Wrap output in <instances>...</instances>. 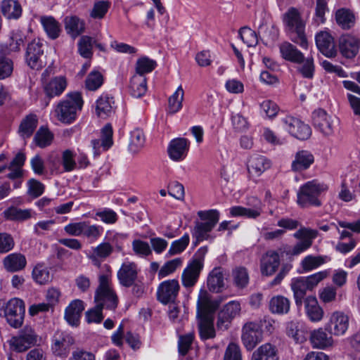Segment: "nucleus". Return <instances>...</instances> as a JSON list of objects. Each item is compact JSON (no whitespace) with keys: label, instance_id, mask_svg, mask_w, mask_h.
<instances>
[{"label":"nucleus","instance_id":"obj_55","mask_svg":"<svg viewBox=\"0 0 360 360\" xmlns=\"http://www.w3.org/2000/svg\"><path fill=\"white\" fill-rule=\"evenodd\" d=\"M197 306L198 311L200 310L203 312L212 311L216 307L209 293L204 290H200L199 292Z\"/></svg>","mask_w":360,"mask_h":360},{"label":"nucleus","instance_id":"obj_34","mask_svg":"<svg viewBox=\"0 0 360 360\" xmlns=\"http://www.w3.org/2000/svg\"><path fill=\"white\" fill-rule=\"evenodd\" d=\"M113 98L108 94H103L96 101V114L101 118L105 119L113 112Z\"/></svg>","mask_w":360,"mask_h":360},{"label":"nucleus","instance_id":"obj_2","mask_svg":"<svg viewBox=\"0 0 360 360\" xmlns=\"http://www.w3.org/2000/svg\"><path fill=\"white\" fill-rule=\"evenodd\" d=\"M198 216L200 221H196L192 231V236L195 238L194 245L204 240L212 241L215 236L211 234L219 220V212L217 210L199 211Z\"/></svg>","mask_w":360,"mask_h":360},{"label":"nucleus","instance_id":"obj_11","mask_svg":"<svg viewBox=\"0 0 360 360\" xmlns=\"http://www.w3.org/2000/svg\"><path fill=\"white\" fill-rule=\"evenodd\" d=\"M318 236V231L314 229L302 228L297 231L293 236L301 240L292 248L290 254L293 256L299 255L308 250L312 245V241Z\"/></svg>","mask_w":360,"mask_h":360},{"label":"nucleus","instance_id":"obj_24","mask_svg":"<svg viewBox=\"0 0 360 360\" xmlns=\"http://www.w3.org/2000/svg\"><path fill=\"white\" fill-rule=\"evenodd\" d=\"M25 36L20 30L13 31L9 41L0 44V54L9 55L12 52L18 51L20 46L24 44Z\"/></svg>","mask_w":360,"mask_h":360},{"label":"nucleus","instance_id":"obj_27","mask_svg":"<svg viewBox=\"0 0 360 360\" xmlns=\"http://www.w3.org/2000/svg\"><path fill=\"white\" fill-rule=\"evenodd\" d=\"M328 332L322 328L314 330L310 334V342L313 347L325 349L333 346V335L328 334Z\"/></svg>","mask_w":360,"mask_h":360},{"label":"nucleus","instance_id":"obj_61","mask_svg":"<svg viewBox=\"0 0 360 360\" xmlns=\"http://www.w3.org/2000/svg\"><path fill=\"white\" fill-rule=\"evenodd\" d=\"M311 134V131L309 126L297 118V123L295 124L292 136L300 140H306L310 137Z\"/></svg>","mask_w":360,"mask_h":360},{"label":"nucleus","instance_id":"obj_26","mask_svg":"<svg viewBox=\"0 0 360 360\" xmlns=\"http://www.w3.org/2000/svg\"><path fill=\"white\" fill-rule=\"evenodd\" d=\"M67 85L66 78L63 76H58L44 82V90L48 97L53 98L60 96L66 89Z\"/></svg>","mask_w":360,"mask_h":360},{"label":"nucleus","instance_id":"obj_21","mask_svg":"<svg viewBox=\"0 0 360 360\" xmlns=\"http://www.w3.org/2000/svg\"><path fill=\"white\" fill-rule=\"evenodd\" d=\"M313 124L323 134L330 136L333 133V124L331 117L322 109L313 112Z\"/></svg>","mask_w":360,"mask_h":360},{"label":"nucleus","instance_id":"obj_19","mask_svg":"<svg viewBox=\"0 0 360 360\" xmlns=\"http://www.w3.org/2000/svg\"><path fill=\"white\" fill-rule=\"evenodd\" d=\"M190 142L185 138H177L172 140L168 146V154L174 161H181L187 155Z\"/></svg>","mask_w":360,"mask_h":360},{"label":"nucleus","instance_id":"obj_49","mask_svg":"<svg viewBox=\"0 0 360 360\" xmlns=\"http://www.w3.org/2000/svg\"><path fill=\"white\" fill-rule=\"evenodd\" d=\"M183 263L184 259L182 257H176L166 262L158 273V278L162 279L172 274L183 265Z\"/></svg>","mask_w":360,"mask_h":360},{"label":"nucleus","instance_id":"obj_40","mask_svg":"<svg viewBox=\"0 0 360 360\" xmlns=\"http://www.w3.org/2000/svg\"><path fill=\"white\" fill-rule=\"evenodd\" d=\"M3 217L10 221H25L31 218L32 210H22L11 206L3 212Z\"/></svg>","mask_w":360,"mask_h":360},{"label":"nucleus","instance_id":"obj_59","mask_svg":"<svg viewBox=\"0 0 360 360\" xmlns=\"http://www.w3.org/2000/svg\"><path fill=\"white\" fill-rule=\"evenodd\" d=\"M239 37L241 40L249 47L255 46L257 44V37L256 32L248 27L240 29Z\"/></svg>","mask_w":360,"mask_h":360},{"label":"nucleus","instance_id":"obj_13","mask_svg":"<svg viewBox=\"0 0 360 360\" xmlns=\"http://www.w3.org/2000/svg\"><path fill=\"white\" fill-rule=\"evenodd\" d=\"M74 343L75 340L70 333L56 331L52 339L51 349L56 356H67Z\"/></svg>","mask_w":360,"mask_h":360},{"label":"nucleus","instance_id":"obj_35","mask_svg":"<svg viewBox=\"0 0 360 360\" xmlns=\"http://www.w3.org/2000/svg\"><path fill=\"white\" fill-rule=\"evenodd\" d=\"M207 287L214 292H219L224 286V273L220 267L213 269L207 277Z\"/></svg>","mask_w":360,"mask_h":360},{"label":"nucleus","instance_id":"obj_6","mask_svg":"<svg viewBox=\"0 0 360 360\" xmlns=\"http://www.w3.org/2000/svg\"><path fill=\"white\" fill-rule=\"evenodd\" d=\"M41 342V338L35 330L30 326H25L16 335L11 337L8 343L11 351L22 353L35 345H39Z\"/></svg>","mask_w":360,"mask_h":360},{"label":"nucleus","instance_id":"obj_39","mask_svg":"<svg viewBox=\"0 0 360 360\" xmlns=\"http://www.w3.org/2000/svg\"><path fill=\"white\" fill-rule=\"evenodd\" d=\"M335 20L342 29L348 30L354 26L355 15L351 10L342 8L336 11Z\"/></svg>","mask_w":360,"mask_h":360},{"label":"nucleus","instance_id":"obj_4","mask_svg":"<svg viewBox=\"0 0 360 360\" xmlns=\"http://www.w3.org/2000/svg\"><path fill=\"white\" fill-rule=\"evenodd\" d=\"M328 270L321 271L308 276L294 278L291 281L290 287L294 294L295 303L301 305L302 299L309 290H312L318 284L327 278Z\"/></svg>","mask_w":360,"mask_h":360},{"label":"nucleus","instance_id":"obj_58","mask_svg":"<svg viewBox=\"0 0 360 360\" xmlns=\"http://www.w3.org/2000/svg\"><path fill=\"white\" fill-rule=\"evenodd\" d=\"M61 162L64 172H70L73 171L77 167L74 152L68 149L64 150L62 153Z\"/></svg>","mask_w":360,"mask_h":360},{"label":"nucleus","instance_id":"obj_8","mask_svg":"<svg viewBox=\"0 0 360 360\" xmlns=\"http://www.w3.org/2000/svg\"><path fill=\"white\" fill-rule=\"evenodd\" d=\"M99 285L95 295V300L102 308L114 309L117 306V297L110 285L108 275H101L98 278Z\"/></svg>","mask_w":360,"mask_h":360},{"label":"nucleus","instance_id":"obj_33","mask_svg":"<svg viewBox=\"0 0 360 360\" xmlns=\"http://www.w3.org/2000/svg\"><path fill=\"white\" fill-rule=\"evenodd\" d=\"M278 349L276 346L265 343L259 347L252 355V360H278Z\"/></svg>","mask_w":360,"mask_h":360},{"label":"nucleus","instance_id":"obj_23","mask_svg":"<svg viewBox=\"0 0 360 360\" xmlns=\"http://www.w3.org/2000/svg\"><path fill=\"white\" fill-rule=\"evenodd\" d=\"M271 161L263 155H255L250 157L248 170L250 176L258 177L271 167Z\"/></svg>","mask_w":360,"mask_h":360},{"label":"nucleus","instance_id":"obj_30","mask_svg":"<svg viewBox=\"0 0 360 360\" xmlns=\"http://www.w3.org/2000/svg\"><path fill=\"white\" fill-rule=\"evenodd\" d=\"M84 309V303L82 300H73L65 309V319L72 326H78L81 314Z\"/></svg>","mask_w":360,"mask_h":360},{"label":"nucleus","instance_id":"obj_51","mask_svg":"<svg viewBox=\"0 0 360 360\" xmlns=\"http://www.w3.org/2000/svg\"><path fill=\"white\" fill-rule=\"evenodd\" d=\"M184 91L181 86H179L175 92L169 98L168 110L169 113L174 114L182 108Z\"/></svg>","mask_w":360,"mask_h":360},{"label":"nucleus","instance_id":"obj_16","mask_svg":"<svg viewBox=\"0 0 360 360\" xmlns=\"http://www.w3.org/2000/svg\"><path fill=\"white\" fill-rule=\"evenodd\" d=\"M249 205L252 207H244L242 206H233L230 208L229 213L231 217H244L250 219H256L261 215L262 212V202L257 198L252 197L249 199Z\"/></svg>","mask_w":360,"mask_h":360},{"label":"nucleus","instance_id":"obj_62","mask_svg":"<svg viewBox=\"0 0 360 360\" xmlns=\"http://www.w3.org/2000/svg\"><path fill=\"white\" fill-rule=\"evenodd\" d=\"M199 333L202 340L213 338L215 330L212 322L208 319L202 320L199 325Z\"/></svg>","mask_w":360,"mask_h":360},{"label":"nucleus","instance_id":"obj_25","mask_svg":"<svg viewBox=\"0 0 360 360\" xmlns=\"http://www.w3.org/2000/svg\"><path fill=\"white\" fill-rule=\"evenodd\" d=\"M304 310L307 318L314 323L321 321L324 316L323 308L314 296H308L304 300Z\"/></svg>","mask_w":360,"mask_h":360},{"label":"nucleus","instance_id":"obj_36","mask_svg":"<svg viewBox=\"0 0 360 360\" xmlns=\"http://www.w3.org/2000/svg\"><path fill=\"white\" fill-rule=\"evenodd\" d=\"M40 22L48 37L51 39H57L61 33L60 24L52 16H41Z\"/></svg>","mask_w":360,"mask_h":360},{"label":"nucleus","instance_id":"obj_64","mask_svg":"<svg viewBox=\"0 0 360 360\" xmlns=\"http://www.w3.org/2000/svg\"><path fill=\"white\" fill-rule=\"evenodd\" d=\"M193 339L194 335L192 333H189L185 335L179 336L178 341V349L181 355L184 356L188 353Z\"/></svg>","mask_w":360,"mask_h":360},{"label":"nucleus","instance_id":"obj_22","mask_svg":"<svg viewBox=\"0 0 360 360\" xmlns=\"http://www.w3.org/2000/svg\"><path fill=\"white\" fill-rule=\"evenodd\" d=\"M203 269L200 264L189 261L181 274V283L186 288L193 287L198 281L200 274Z\"/></svg>","mask_w":360,"mask_h":360},{"label":"nucleus","instance_id":"obj_44","mask_svg":"<svg viewBox=\"0 0 360 360\" xmlns=\"http://www.w3.org/2000/svg\"><path fill=\"white\" fill-rule=\"evenodd\" d=\"M32 276L33 280L39 285H46L52 279L49 269L41 263L33 268Z\"/></svg>","mask_w":360,"mask_h":360},{"label":"nucleus","instance_id":"obj_5","mask_svg":"<svg viewBox=\"0 0 360 360\" xmlns=\"http://www.w3.org/2000/svg\"><path fill=\"white\" fill-rule=\"evenodd\" d=\"M83 105V100L80 93L72 92L68 94L66 99L58 103L54 114L58 120L65 124H70L77 117V112Z\"/></svg>","mask_w":360,"mask_h":360},{"label":"nucleus","instance_id":"obj_52","mask_svg":"<svg viewBox=\"0 0 360 360\" xmlns=\"http://www.w3.org/2000/svg\"><path fill=\"white\" fill-rule=\"evenodd\" d=\"M157 66L155 60L143 56L139 58L136 63V75L144 76L145 74L151 72Z\"/></svg>","mask_w":360,"mask_h":360},{"label":"nucleus","instance_id":"obj_45","mask_svg":"<svg viewBox=\"0 0 360 360\" xmlns=\"http://www.w3.org/2000/svg\"><path fill=\"white\" fill-rule=\"evenodd\" d=\"M127 238V234L108 231L105 236V240L108 242L115 252H121L123 250L124 243Z\"/></svg>","mask_w":360,"mask_h":360},{"label":"nucleus","instance_id":"obj_37","mask_svg":"<svg viewBox=\"0 0 360 360\" xmlns=\"http://www.w3.org/2000/svg\"><path fill=\"white\" fill-rule=\"evenodd\" d=\"M64 24L67 33L72 38L77 37L85 29L84 22L75 15L65 17Z\"/></svg>","mask_w":360,"mask_h":360},{"label":"nucleus","instance_id":"obj_15","mask_svg":"<svg viewBox=\"0 0 360 360\" xmlns=\"http://www.w3.org/2000/svg\"><path fill=\"white\" fill-rule=\"evenodd\" d=\"M338 49L342 57L352 59L359 53L360 39L350 34L342 35L339 39Z\"/></svg>","mask_w":360,"mask_h":360},{"label":"nucleus","instance_id":"obj_3","mask_svg":"<svg viewBox=\"0 0 360 360\" xmlns=\"http://www.w3.org/2000/svg\"><path fill=\"white\" fill-rule=\"evenodd\" d=\"M328 189L326 184L316 179L309 181L300 187L297 193V202L302 208L320 207L322 202L319 197Z\"/></svg>","mask_w":360,"mask_h":360},{"label":"nucleus","instance_id":"obj_17","mask_svg":"<svg viewBox=\"0 0 360 360\" xmlns=\"http://www.w3.org/2000/svg\"><path fill=\"white\" fill-rule=\"evenodd\" d=\"M43 46L44 44L39 39H34L28 44L26 51V60L31 68L39 69L43 66L41 60L44 56Z\"/></svg>","mask_w":360,"mask_h":360},{"label":"nucleus","instance_id":"obj_42","mask_svg":"<svg viewBox=\"0 0 360 360\" xmlns=\"http://www.w3.org/2000/svg\"><path fill=\"white\" fill-rule=\"evenodd\" d=\"M113 252L112 248L105 240L92 249V254L89 256V259L94 264L99 265V259H105Z\"/></svg>","mask_w":360,"mask_h":360},{"label":"nucleus","instance_id":"obj_46","mask_svg":"<svg viewBox=\"0 0 360 360\" xmlns=\"http://www.w3.org/2000/svg\"><path fill=\"white\" fill-rule=\"evenodd\" d=\"M130 91L132 96L139 98L147 91L146 79L142 75H134L130 82Z\"/></svg>","mask_w":360,"mask_h":360},{"label":"nucleus","instance_id":"obj_20","mask_svg":"<svg viewBox=\"0 0 360 360\" xmlns=\"http://www.w3.org/2000/svg\"><path fill=\"white\" fill-rule=\"evenodd\" d=\"M281 263L280 255L276 250L267 251L262 257L260 270L264 276L273 275Z\"/></svg>","mask_w":360,"mask_h":360},{"label":"nucleus","instance_id":"obj_60","mask_svg":"<svg viewBox=\"0 0 360 360\" xmlns=\"http://www.w3.org/2000/svg\"><path fill=\"white\" fill-rule=\"evenodd\" d=\"M94 40L88 36H82L78 43V50L80 55L86 58L92 56V47Z\"/></svg>","mask_w":360,"mask_h":360},{"label":"nucleus","instance_id":"obj_29","mask_svg":"<svg viewBox=\"0 0 360 360\" xmlns=\"http://www.w3.org/2000/svg\"><path fill=\"white\" fill-rule=\"evenodd\" d=\"M314 158L312 153L308 150H302L297 151L291 163V169L293 172H302L307 169L314 163Z\"/></svg>","mask_w":360,"mask_h":360},{"label":"nucleus","instance_id":"obj_38","mask_svg":"<svg viewBox=\"0 0 360 360\" xmlns=\"http://www.w3.org/2000/svg\"><path fill=\"white\" fill-rule=\"evenodd\" d=\"M231 278L236 288L238 289H244L249 284V272L244 266H236L232 269Z\"/></svg>","mask_w":360,"mask_h":360},{"label":"nucleus","instance_id":"obj_57","mask_svg":"<svg viewBox=\"0 0 360 360\" xmlns=\"http://www.w3.org/2000/svg\"><path fill=\"white\" fill-rule=\"evenodd\" d=\"M52 140L53 134L48 129L44 127L39 128L34 138L36 145L40 148H44L50 145Z\"/></svg>","mask_w":360,"mask_h":360},{"label":"nucleus","instance_id":"obj_47","mask_svg":"<svg viewBox=\"0 0 360 360\" xmlns=\"http://www.w3.org/2000/svg\"><path fill=\"white\" fill-rule=\"evenodd\" d=\"M146 138L143 131L140 129H135L130 133L129 150L131 153H138L144 146Z\"/></svg>","mask_w":360,"mask_h":360},{"label":"nucleus","instance_id":"obj_12","mask_svg":"<svg viewBox=\"0 0 360 360\" xmlns=\"http://www.w3.org/2000/svg\"><path fill=\"white\" fill-rule=\"evenodd\" d=\"M242 341L248 350H252L262 340V331L258 323L250 322L243 328Z\"/></svg>","mask_w":360,"mask_h":360},{"label":"nucleus","instance_id":"obj_43","mask_svg":"<svg viewBox=\"0 0 360 360\" xmlns=\"http://www.w3.org/2000/svg\"><path fill=\"white\" fill-rule=\"evenodd\" d=\"M290 300L282 295L274 296L269 302V309L274 314H287L290 310Z\"/></svg>","mask_w":360,"mask_h":360},{"label":"nucleus","instance_id":"obj_28","mask_svg":"<svg viewBox=\"0 0 360 360\" xmlns=\"http://www.w3.org/2000/svg\"><path fill=\"white\" fill-rule=\"evenodd\" d=\"M3 265L8 272H18L25 269L27 265V259L25 256L21 253H11L4 258Z\"/></svg>","mask_w":360,"mask_h":360},{"label":"nucleus","instance_id":"obj_7","mask_svg":"<svg viewBox=\"0 0 360 360\" xmlns=\"http://www.w3.org/2000/svg\"><path fill=\"white\" fill-rule=\"evenodd\" d=\"M25 313V303L19 298H12L2 304L0 303V316L3 315L8 323L14 328L22 325Z\"/></svg>","mask_w":360,"mask_h":360},{"label":"nucleus","instance_id":"obj_18","mask_svg":"<svg viewBox=\"0 0 360 360\" xmlns=\"http://www.w3.org/2000/svg\"><path fill=\"white\" fill-rule=\"evenodd\" d=\"M138 278L137 265L132 262H124L117 271L120 283L127 288L131 287Z\"/></svg>","mask_w":360,"mask_h":360},{"label":"nucleus","instance_id":"obj_1","mask_svg":"<svg viewBox=\"0 0 360 360\" xmlns=\"http://www.w3.org/2000/svg\"><path fill=\"white\" fill-rule=\"evenodd\" d=\"M285 31L294 42L304 49L308 48V41L305 34L306 20L302 18L301 11L290 7L283 16Z\"/></svg>","mask_w":360,"mask_h":360},{"label":"nucleus","instance_id":"obj_9","mask_svg":"<svg viewBox=\"0 0 360 360\" xmlns=\"http://www.w3.org/2000/svg\"><path fill=\"white\" fill-rule=\"evenodd\" d=\"M349 326V316L343 311L335 310L327 316L325 330L331 335L343 336Z\"/></svg>","mask_w":360,"mask_h":360},{"label":"nucleus","instance_id":"obj_48","mask_svg":"<svg viewBox=\"0 0 360 360\" xmlns=\"http://www.w3.org/2000/svg\"><path fill=\"white\" fill-rule=\"evenodd\" d=\"M190 242V236L188 233H184L179 239L175 240L172 242L169 249L168 250L166 257H171L172 256L181 254L183 252Z\"/></svg>","mask_w":360,"mask_h":360},{"label":"nucleus","instance_id":"obj_63","mask_svg":"<svg viewBox=\"0 0 360 360\" xmlns=\"http://www.w3.org/2000/svg\"><path fill=\"white\" fill-rule=\"evenodd\" d=\"M44 189V185L35 179H30L27 181V194L34 198L41 195Z\"/></svg>","mask_w":360,"mask_h":360},{"label":"nucleus","instance_id":"obj_32","mask_svg":"<svg viewBox=\"0 0 360 360\" xmlns=\"http://www.w3.org/2000/svg\"><path fill=\"white\" fill-rule=\"evenodd\" d=\"M331 257L328 255H308L300 262L302 273H307L318 269L321 265L329 262Z\"/></svg>","mask_w":360,"mask_h":360},{"label":"nucleus","instance_id":"obj_50","mask_svg":"<svg viewBox=\"0 0 360 360\" xmlns=\"http://www.w3.org/2000/svg\"><path fill=\"white\" fill-rule=\"evenodd\" d=\"M37 126V118L34 115L27 116L21 122L19 133L24 139L30 137Z\"/></svg>","mask_w":360,"mask_h":360},{"label":"nucleus","instance_id":"obj_41","mask_svg":"<svg viewBox=\"0 0 360 360\" xmlns=\"http://www.w3.org/2000/svg\"><path fill=\"white\" fill-rule=\"evenodd\" d=\"M1 11L8 19H18L22 14V8L17 1L4 0L1 3Z\"/></svg>","mask_w":360,"mask_h":360},{"label":"nucleus","instance_id":"obj_10","mask_svg":"<svg viewBox=\"0 0 360 360\" xmlns=\"http://www.w3.org/2000/svg\"><path fill=\"white\" fill-rule=\"evenodd\" d=\"M180 290L178 280L169 279L162 282L157 290L158 300L162 304H174Z\"/></svg>","mask_w":360,"mask_h":360},{"label":"nucleus","instance_id":"obj_14","mask_svg":"<svg viewBox=\"0 0 360 360\" xmlns=\"http://www.w3.org/2000/svg\"><path fill=\"white\" fill-rule=\"evenodd\" d=\"M315 41L318 49L325 56L334 58L338 51L333 37L328 31H320L315 36Z\"/></svg>","mask_w":360,"mask_h":360},{"label":"nucleus","instance_id":"obj_56","mask_svg":"<svg viewBox=\"0 0 360 360\" xmlns=\"http://www.w3.org/2000/svg\"><path fill=\"white\" fill-rule=\"evenodd\" d=\"M131 246L134 254L139 257H147L152 254V249L146 241L135 239L132 241Z\"/></svg>","mask_w":360,"mask_h":360},{"label":"nucleus","instance_id":"obj_31","mask_svg":"<svg viewBox=\"0 0 360 360\" xmlns=\"http://www.w3.org/2000/svg\"><path fill=\"white\" fill-rule=\"evenodd\" d=\"M279 51L282 58L286 60L298 64L304 61V54L290 42L281 43L279 45Z\"/></svg>","mask_w":360,"mask_h":360},{"label":"nucleus","instance_id":"obj_54","mask_svg":"<svg viewBox=\"0 0 360 360\" xmlns=\"http://www.w3.org/2000/svg\"><path fill=\"white\" fill-rule=\"evenodd\" d=\"M328 0H316L313 22L317 26L324 23L326 21L325 14L328 11Z\"/></svg>","mask_w":360,"mask_h":360},{"label":"nucleus","instance_id":"obj_53","mask_svg":"<svg viewBox=\"0 0 360 360\" xmlns=\"http://www.w3.org/2000/svg\"><path fill=\"white\" fill-rule=\"evenodd\" d=\"M103 80V76L100 72L93 70L86 78L85 86L89 91H96L102 86Z\"/></svg>","mask_w":360,"mask_h":360}]
</instances>
